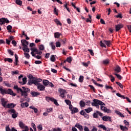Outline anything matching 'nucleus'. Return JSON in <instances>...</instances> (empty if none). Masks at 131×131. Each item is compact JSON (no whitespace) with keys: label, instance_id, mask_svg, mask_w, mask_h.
Here are the masks:
<instances>
[{"label":"nucleus","instance_id":"obj_15","mask_svg":"<svg viewBox=\"0 0 131 131\" xmlns=\"http://www.w3.org/2000/svg\"><path fill=\"white\" fill-rule=\"evenodd\" d=\"M21 42L22 43V46L24 47H27V46H28V44H29V42L28 41H27L25 39H22L21 40Z\"/></svg>","mask_w":131,"mask_h":131},{"label":"nucleus","instance_id":"obj_64","mask_svg":"<svg viewBox=\"0 0 131 131\" xmlns=\"http://www.w3.org/2000/svg\"><path fill=\"white\" fill-rule=\"evenodd\" d=\"M84 131H90V129H89V127H88L87 126H84Z\"/></svg>","mask_w":131,"mask_h":131},{"label":"nucleus","instance_id":"obj_47","mask_svg":"<svg viewBox=\"0 0 131 131\" xmlns=\"http://www.w3.org/2000/svg\"><path fill=\"white\" fill-rule=\"evenodd\" d=\"M92 106H95L96 107V108H100V106L98 103H95V101H93V102L92 103Z\"/></svg>","mask_w":131,"mask_h":131},{"label":"nucleus","instance_id":"obj_41","mask_svg":"<svg viewBox=\"0 0 131 131\" xmlns=\"http://www.w3.org/2000/svg\"><path fill=\"white\" fill-rule=\"evenodd\" d=\"M23 50L24 51V52H26L27 53H29V52H30L29 48H28L27 47H23Z\"/></svg>","mask_w":131,"mask_h":131},{"label":"nucleus","instance_id":"obj_60","mask_svg":"<svg viewBox=\"0 0 131 131\" xmlns=\"http://www.w3.org/2000/svg\"><path fill=\"white\" fill-rule=\"evenodd\" d=\"M42 63V62H41V61H40V60H36L35 61V64H41Z\"/></svg>","mask_w":131,"mask_h":131},{"label":"nucleus","instance_id":"obj_11","mask_svg":"<svg viewBox=\"0 0 131 131\" xmlns=\"http://www.w3.org/2000/svg\"><path fill=\"white\" fill-rule=\"evenodd\" d=\"M30 94L31 95V96L34 98L35 97H37L38 96L40 95V93L39 92H36L35 91H31L30 92Z\"/></svg>","mask_w":131,"mask_h":131},{"label":"nucleus","instance_id":"obj_51","mask_svg":"<svg viewBox=\"0 0 131 131\" xmlns=\"http://www.w3.org/2000/svg\"><path fill=\"white\" fill-rule=\"evenodd\" d=\"M89 88L91 89V90H93L94 93H96V89H95V87L93 86L92 85H89Z\"/></svg>","mask_w":131,"mask_h":131},{"label":"nucleus","instance_id":"obj_50","mask_svg":"<svg viewBox=\"0 0 131 131\" xmlns=\"http://www.w3.org/2000/svg\"><path fill=\"white\" fill-rule=\"evenodd\" d=\"M55 46H56V48H60V47H61V42H60L59 41L56 42Z\"/></svg>","mask_w":131,"mask_h":131},{"label":"nucleus","instance_id":"obj_49","mask_svg":"<svg viewBox=\"0 0 131 131\" xmlns=\"http://www.w3.org/2000/svg\"><path fill=\"white\" fill-rule=\"evenodd\" d=\"M88 52H90V54L91 55V56H94L95 54L94 53V51L92 49H88Z\"/></svg>","mask_w":131,"mask_h":131},{"label":"nucleus","instance_id":"obj_24","mask_svg":"<svg viewBox=\"0 0 131 131\" xmlns=\"http://www.w3.org/2000/svg\"><path fill=\"white\" fill-rule=\"evenodd\" d=\"M0 92L2 95H7V90L3 89L2 88H0Z\"/></svg>","mask_w":131,"mask_h":131},{"label":"nucleus","instance_id":"obj_31","mask_svg":"<svg viewBox=\"0 0 131 131\" xmlns=\"http://www.w3.org/2000/svg\"><path fill=\"white\" fill-rule=\"evenodd\" d=\"M100 108H101V110H102V111H104V112H107L109 110H108V108H107V107L104 106H101Z\"/></svg>","mask_w":131,"mask_h":131},{"label":"nucleus","instance_id":"obj_20","mask_svg":"<svg viewBox=\"0 0 131 131\" xmlns=\"http://www.w3.org/2000/svg\"><path fill=\"white\" fill-rule=\"evenodd\" d=\"M19 83H20V84H26V83H27V78L26 77H24L23 78V82L22 81H19L18 82Z\"/></svg>","mask_w":131,"mask_h":131},{"label":"nucleus","instance_id":"obj_28","mask_svg":"<svg viewBox=\"0 0 131 131\" xmlns=\"http://www.w3.org/2000/svg\"><path fill=\"white\" fill-rule=\"evenodd\" d=\"M29 108H30V109H32V110H34V112L35 113H37V112H38V110H37V108H36V107H34V106H30L29 107Z\"/></svg>","mask_w":131,"mask_h":131},{"label":"nucleus","instance_id":"obj_12","mask_svg":"<svg viewBox=\"0 0 131 131\" xmlns=\"http://www.w3.org/2000/svg\"><path fill=\"white\" fill-rule=\"evenodd\" d=\"M93 102H95V104H98V105H100V106H105V103H104V102L98 99H94Z\"/></svg>","mask_w":131,"mask_h":131},{"label":"nucleus","instance_id":"obj_33","mask_svg":"<svg viewBox=\"0 0 131 131\" xmlns=\"http://www.w3.org/2000/svg\"><path fill=\"white\" fill-rule=\"evenodd\" d=\"M98 127H100V128H102L103 129V130H107V128L106 127V126L103 124H100L98 126Z\"/></svg>","mask_w":131,"mask_h":131},{"label":"nucleus","instance_id":"obj_55","mask_svg":"<svg viewBox=\"0 0 131 131\" xmlns=\"http://www.w3.org/2000/svg\"><path fill=\"white\" fill-rule=\"evenodd\" d=\"M79 82H83V76H80L79 78Z\"/></svg>","mask_w":131,"mask_h":131},{"label":"nucleus","instance_id":"obj_38","mask_svg":"<svg viewBox=\"0 0 131 131\" xmlns=\"http://www.w3.org/2000/svg\"><path fill=\"white\" fill-rule=\"evenodd\" d=\"M5 62H9V63H13V59L12 58H5L4 59Z\"/></svg>","mask_w":131,"mask_h":131},{"label":"nucleus","instance_id":"obj_58","mask_svg":"<svg viewBox=\"0 0 131 131\" xmlns=\"http://www.w3.org/2000/svg\"><path fill=\"white\" fill-rule=\"evenodd\" d=\"M11 73L12 75H14V74H19V71L16 70L15 71H12Z\"/></svg>","mask_w":131,"mask_h":131},{"label":"nucleus","instance_id":"obj_17","mask_svg":"<svg viewBox=\"0 0 131 131\" xmlns=\"http://www.w3.org/2000/svg\"><path fill=\"white\" fill-rule=\"evenodd\" d=\"M75 127H77L79 129L80 131H83V127H82V125H81L80 124L77 123L75 125Z\"/></svg>","mask_w":131,"mask_h":131},{"label":"nucleus","instance_id":"obj_29","mask_svg":"<svg viewBox=\"0 0 131 131\" xmlns=\"http://www.w3.org/2000/svg\"><path fill=\"white\" fill-rule=\"evenodd\" d=\"M54 21L57 24V25H59V26H62V23H61V21L58 20V19H57V18L55 19Z\"/></svg>","mask_w":131,"mask_h":131},{"label":"nucleus","instance_id":"obj_7","mask_svg":"<svg viewBox=\"0 0 131 131\" xmlns=\"http://www.w3.org/2000/svg\"><path fill=\"white\" fill-rule=\"evenodd\" d=\"M36 78V77H33V76H32V75L30 74L29 75V78L30 80L28 81V84H29V85H31L32 84H33V83L32 82V81H33V80H35Z\"/></svg>","mask_w":131,"mask_h":131},{"label":"nucleus","instance_id":"obj_32","mask_svg":"<svg viewBox=\"0 0 131 131\" xmlns=\"http://www.w3.org/2000/svg\"><path fill=\"white\" fill-rule=\"evenodd\" d=\"M84 111H85L86 113H90V112H92V111H93V108L89 107L88 108L84 109Z\"/></svg>","mask_w":131,"mask_h":131},{"label":"nucleus","instance_id":"obj_8","mask_svg":"<svg viewBox=\"0 0 131 131\" xmlns=\"http://www.w3.org/2000/svg\"><path fill=\"white\" fill-rule=\"evenodd\" d=\"M99 115L102 117L103 116V114L99 111H96V113L93 114V118H99Z\"/></svg>","mask_w":131,"mask_h":131},{"label":"nucleus","instance_id":"obj_10","mask_svg":"<svg viewBox=\"0 0 131 131\" xmlns=\"http://www.w3.org/2000/svg\"><path fill=\"white\" fill-rule=\"evenodd\" d=\"M122 28H123V25L121 24L115 25V30L116 32H118L119 30H121Z\"/></svg>","mask_w":131,"mask_h":131},{"label":"nucleus","instance_id":"obj_13","mask_svg":"<svg viewBox=\"0 0 131 131\" xmlns=\"http://www.w3.org/2000/svg\"><path fill=\"white\" fill-rule=\"evenodd\" d=\"M7 94L8 95H11L13 97H15L16 96V93H14V92L11 89H8L7 91Z\"/></svg>","mask_w":131,"mask_h":131},{"label":"nucleus","instance_id":"obj_9","mask_svg":"<svg viewBox=\"0 0 131 131\" xmlns=\"http://www.w3.org/2000/svg\"><path fill=\"white\" fill-rule=\"evenodd\" d=\"M114 71H115V73H120V72H121V68H120L119 66L117 65L114 69Z\"/></svg>","mask_w":131,"mask_h":131},{"label":"nucleus","instance_id":"obj_42","mask_svg":"<svg viewBox=\"0 0 131 131\" xmlns=\"http://www.w3.org/2000/svg\"><path fill=\"white\" fill-rule=\"evenodd\" d=\"M15 65H18V55L17 54L15 55Z\"/></svg>","mask_w":131,"mask_h":131},{"label":"nucleus","instance_id":"obj_25","mask_svg":"<svg viewBox=\"0 0 131 131\" xmlns=\"http://www.w3.org/2000/svg\"><path fill=\"white\" fill-rule=\"evenodd\" d=\"M42 83L45 86H47V85H49L50 81H48L47 80H43L42 81Z\"/></svg>","mask_w":131,"mask_h":131},{"label":"nucleus","instance_id":"obj_56","mask_svg":"<svg viewBox=\"0 0 131 131\" xmlns=\"http://www.w3.org/2000/svg\"><path fill=\"white\" fill-rule=\"evenodd\" d=\"M86 114V113H85V112H84V111L83 110L81 111V112H80V115H82L83 116H84Z\"/></svg>","mask_w":131,"mask_h":131},{"label":"nucleus","instance_id":"obj_39","mask_svg":"<svg viewBox=\"0 0 131 131\" xmlns=\"http://www.w3.org/2000/svg\"><path fill=\"white\" fill-rule=\"evenodd\" d=\"M50 60L52 62H55V61H56V57H55V55H51Z\"/></svg>","mask_w":131,"mask_h":131},{"label":"nucleus","instance_id":"obj_46","mask_svg":"<svg viewBox=\"0 0 131 131\" xmlns=\"http://www.w3.org/2000/svg\"><path fill=\"white\" fill-rule=\"evenodd\" d=\"M71 111L72 112H74V113H77L78 112V109L76 107H73Z\"/></svg>","mask_w":131,"mask_h":131},{"label":"nucleus","instance_id":"obj_35","mask_svg":"<svg viewBox=\"0 0 131 131\" xmlns=\"http://www.w3.org/2000/svg\"><path fill=\"white\" fill-rule=\"evenodd\" d=\"M13 28V27L11 25H8L7 27V29L8 30V32H12V29Z\"/></svg>","mask_w":131,"mask_h":131},{"label":"nucleus","instance_id":"obj_45","mask_svg":"<svg viewBox=\"0 0 131 131\" xmlns=\"http://www.w3.org/2000/svg\"><path fill=\"white\" fill-rule=\"evenodd\" d=\"M53 12L54 14H55V15H56V16H58L59 15V14L58 13V9H57L56 7L54 8Z\"/></svg>","mask_w":131,"mask_h":131},{"label":"nucleus","instance_id":"obj_18","mask_svg":"<svg viewBox=\"0 0 131 131\" xmlns=\"http://www.w3.org/2000/svg\"><path fill=\"white\" fill-rule=\"evenodd\" d=\"M102 63L107 66L108 64H110V60L109 59H104L102 61Z\"/></svg>","mask_w":131,"mask_h":131},{"label":"nucleus","instance_id":"obj_26","mask_svg":"<svg viewBox=\"0 0 131 131\" xmlns=\"http://www.w3.org/2000/svg\"><path fill=\"white\" fill-rule=\"evenodd\" d=\"M104 43H105V45H106V46L107 47H110V45H111V41L110 40H104L103 41Z\"/></svg>","mask_w":131,"mask_h":131},{"label":"nucleus","instance_id":"obj_54","mask_svg":"<svg viewBox=\"0 0 131 131\" xmlns=\"http://www.w3.org/2000/svg\"><path fill=\"white\" fill-rule=\"evenodd\" d=\"M39 49L40 51H43L45 50V46L43 45H39Z\"/></svg>","mask_w":131,"mask_h":131},{"label":"nucleus","instance_id":"obj_52","mask_svg":"<svg viewBox=\"0 0 131 131\" xmlns=\"http://www.w3.org/2000/svg\"><path fill=\"white\" fill-rule=\"evenodd\" d=\"M8 52L9 53V54L10 55H11V56H14V52H13L12 51H11V49H8Z\"/></svg>","mask_w":131,"mask_h":131},{"label":"nucleus","instance_id":"obj_43","mask_svg":"<svg viewBox=\"0 0 131 131\" xmlns=\"http://www.w3.org/2000/svg\"><path fill=\"white\" fill-rule=\"evenodd\" d=\"M24 55H25V57L26 58V59H30V55L29 53H27L26 52H25L24 53Z\"/></svg>","mask_w":131,"mask_h":131},{"label":"nucleus","instance_id":"obj_27","mask_svg":"<svg viewBox=\"0 0 131 131\" xmlns=\"http://www.w3.org/2000/svg\"><path fill=\"white\" fill-rule=\"evenodd\" d=\"M114 75L116 76V77H117L118 79H119V80H121V79H122V77L121 76V75L116 73H114Z\"/></svg>","mask_w":131,"mask_h":131},{"label":"nucleus","instance_id":"obj_30","mask_svg":"<svg viewBox=\"0 0 131 131\" xmlns=\"http://www.w3.org/2000/svg\"><path fill=\"white\" fill-rule=\"evenodd\" d=\"M19 127H20L21 128H25V125L24 124V123H23V122L22 121H20L19 122Z\"/></svg>","mask_w":131,"mask_h":131},{"label":"nucleus","instance_id":"obj_62","mask_svg":"<svg viewBox=\"0 0 131 131\" xmlns=\"http://www.w3.org/2000/svg\"><path fill=\"white\" fill-rule=\"evenodd\" d=\"M97 130H98V128H97L96 126H93L91 131H97Z\"/></svg>","mask_w":131,"mask_h":131},{"label":"nucleus","instance_id":"obj_44","mask_svg":"<svg viewBox=\"0 0 131 131\" xmlns=\"http://www.w3.org/2000/svg\"><path fill=\"white\" fill-rule=\"evenodd\" d=\"M116 84L119 85L120 89H121L122 90H123V85H122V84H121V83L119 82H116Z\"/></svg>","mask_w":131,"mask_h":131},{"label":"nucleus","instance_id":"obj_37","mask_svg":"<svg viewBox=\"0 0 131 131\" xmlns=\"http://www.w3.org/2000/svg\"><path fill=\"white\" fill-rule=\"evenodd\" d=\"M80 107H84L85 106V102H84V101L81 100L80 101Z\"/></svg>","mask_w":131,"mask_h":131},{"label":"nucleus","instance_id":"obj_22","mask_svg":"<svg viewBox=\"0 0 131 131\" xmlns=\"http://www.w3.org/2000/svg\"><path fill=\"white\" fill-rule=\"evenodd\" d=\"M119 126H120V129H121L122 131H127L128 130V128L126 126H124L122 125H120Z\"/></svg>","mask_w":131,"mask_h":131},{"label":"nucleus","instance_id":"obj_1","mask_svg":"<svg viewBox=\"0 0 131 131\" xmlns=\"http://www.w3.org/2000/svg\"><path fill=\"white\" fill-rule=\"evenodd\" d=\"M13 89L16 90L18 94H20V95L24 97L25 99H26L28 97V93H30V89L25 86L22 87L23 89L22 90V89L18 88L17 85H16L14 86Z\"/></svg>","mask_w":131,"mask_h":131},{"label":"nucleus","instance_id":"obj_36","mask_svg":"<svg viewBox=\"0 0 131 131\" xmlns=\"http://www.w3.org/2000/svg\"><path fill=\"white\" fill-rule=\"evenodd\" d=\"M72 60H73V58L71 56H69L67 58V61H68V63H71V62H72Z\"/></svg>","mask_w":131,"mask_h":131},{"label":"nucleus","instance_id":"obj_16","mask_svg":"<svg viewBox=\"0 0 131 131\" xmlns=\"http://www.w3.org/2000/svg\"><path fill=\"white\" fill-rule=\"evenodd\" d=\"M102 120L103 121H111V117L107 116H105L102 117Z\"/></svg>","mask_w":131,"mask_h":131},{"label":"nucleus","instance_id":"obj_23","mask_svg":"<svg viewBox=\"0 0 131 131\" xmlns=\"http://www.w3.org/2000/svg\"><path fill=\"white\" fill-rule=\"evenodd\" d=\"M62 35V34L59 32H55L54 33V37L55 38H60V36Z\"/></svg>","mask_w":131,"mask_h":131},{"label":"nucleus","instance_id":"obj_57","mask_svg":"<svg viewBox=\"0 0 131 131\" xmlns=\"http://www.w3.org/2000/svg\"><path fill=\"white\" fill-rule=\"evenodd\" d=\"M64 101L67 105H70L71 104V101L68 99H66Z\"/></svg>","mask_w":131,"mask_h":131},{"label":"nucleus","instance_id":"obj_48","mask_svg":"<svg viewBox=\"0 0 131 131\" xmlns=\"http://www.w3.org/2000/svg\"><path fill=\"white\" fill-rule=\"evenodd\" d=\"M108 76L109 77H111V81H112V82H114V81H115V78H114L112 75H110Z\"/></svg>","mask_w":131,"mask_h":131},{"label":"nucleus","instance_id":"obj_61","mask_svg":"<svg viewBox=\"0 0 131 131\" xmlns=\"http://www.w3.org/2000/svg\"><path fill=\"white\" fill-rule=\"evenodd\" d=\"M37 49L36 48H31V51H32V52H34V53H36V52L37 51Z\"/></svg>","mask_w":131,"mask_h":131},{"label":"nucleus","instance_id":"obj_14","mask_svg":"<svg viewBox=\"0 0 131 131\" xmlns=\"http://www.w3.org/2000/svg\"><path fill=\"white\" fill-rule=\"evenodd\" d=\"M41 81H42V79L40 78H37L36 77L35 80H33L32 83H33V84H35V82H36L37 83H40L39 82H41Z\"/></svg>","mask_w":131,"mask_h":131},{"label":"nucleus","instance_id":"obj_34","mask_svg":"<svg viewBox=\"0 0 131 131\" xmlns=\"http://www.w3.org/2000/svg\"><path fill=\"white\" fill-rule=\"evenodd\" d=\"M50 46H51V48L52 49V50H53V51H55V50L56 49V46H55V44L54 43V42H51L50 43Z\"/></svg>","mask_w":131,"mask_h":131},{"label":"nucleus","instance_id":"obj_4","mask_svg":"<svg viewBox=\"0 0 131 131\" xmlns=\"http://www.w3.org/2000/svg\"><path fill=\"white\" fill-rule=\"evenodd\" d=\"M35 85H37V90H39L40 92H42L45 91L46 90V86H45L41 84V83H36V82H35Z\"/></svg>","mask_w":131,"mask_h":131},{"label":"nucleus","instance_id":"obj_59","mask_svg":"<svg viewBox=\"0 0 131 131\" xmlns=\"http://www.w3.org/2000/svg\"><path fill=\"white\" fill-rule=\"evenodd\" d=\"M12 43L14 47H17V42L15 40L12 41Z\"/></svg>","mask_w":131,"mask_h":131},{"label":"nucleus","instance_id":"obj_19","mask_svg":"<svg viewBox=\"0 0 131 131\" xmlns=\"http://www.w3.org/2000/svg\"><path fill=\"white\" fill-rule=\"evenodd\" d=\"M1 102H2V106H3V107H4V108H6V107H7L6 105V104L7 103V101H6L5 98H2L1 99Z\"/></svg>","mask_w":131,"mask_h":131},{"label":"nucleus","instance_id":"obj_63","mask_svg":"<svg viewBox=\"0 0 131 131\" xmlns=\"http://www.w3.org/2000/svg\"><path fill=\"white\" fill-rule=\"evenodd\" d=\"M6 131H11V129L10 128V127H9V126H6Z\"/></svg>","mask_w":131,"mask_h":131},{"label":"nucleus","instance_id":"obj_21","mask_svg":"<svg viewBox=\"0 0 131 131\" xmlns=\"http://www.w3.org/2000/svg\"><path fill=\"white\" fill-rule=\"evenodd\" d=\"M16 105L14 104V103H9L7 104L6 108H9V109H12V108H15Z\"/></svg>","mask_w":131,"mask_h":131},{"label":"nucleus","instance_id":"obj_2","mask_svg":"<svg viewBox=\"0 0 131 131\" xmlns=\"http://www.w3.org/2000/svg\"><path fill=\"white\" fill-rule=\"evenodd\" d=\"M8 112L9 114H12L11 117L12 118L15 119L18 117V112H17L15 109L11 108L8 110Z\"/></svg>","mask_w":131,"mask_h":131},{"label":"nucleus","instance_id":"obj_6","mask_svg":"<svg viewBox=\"0 0 131 131\" xmlns=\"http://www.w3.org/2000/svg\"><path fill=\"white\" fill-rule=\"evenodd\" d=\"M0 22H1L0 25H5L6 23L7 24L10 23V21L9 20V19L6 18H0Z\"/></svg>","mask_w":131,"mask_h":131},{"label":"nucleus","instance_id":"obj_5","mask_svg":"<svg viewBox=\"0 0 131 131\" xmlns=\"http://www.w3.org/2000/svg\"><path fill=\"white\" fill-rule=\"evenodd\" d=\"M59 93L60 94L59 97H61V98H62V99H66V96H65V95H66L67 93V92H66V90L60 89L59 90Z\"/></svg>","mask_w":131,"mask_h":131},{"label":"nucleus","instance_id":"obj_40","mask_svg":"<svg viewBox=\"0 0 131 131\" xmlns=\"http://www.w3.org/2000/svg\"><path fill=\"white\" fill-rule=\"evenodd\" d=\"M15 3L16 5H18V6H22V1L20 0H16Z\"/></svg>","mask_w":131,"mask_h":131},{"label":"nucleus","instance_id":"obj_3","mask_svg":"<svg viewBox=\"0 0 131 131\" xmlns=\"http://www.w3.org/2000/svg\"><path fill=\"white\" fill-rule=\"evenodd\" d=\"M46 100L48 102H50V101H51V102H53L54 104H55V105H56V106H59V103H58L57 100L55 99L53 97L46 96Z\"/></svg>","mask_w":131,"mask_h":131},{"label":"nucleus","instance_id":"obj_53","mask_svg":"<svg viewBox=\"0 0 131 131\" xmlns=\"http://www.w3.org/2000/svg\"><path fill=\"white\" fill-rule=\"evenodd\" d=\"M116 18H120V19H122V14L121 13L118 14L117 15H115Z\"/></svg>","mask_w":131,"mask_h":131}]
</instances>
